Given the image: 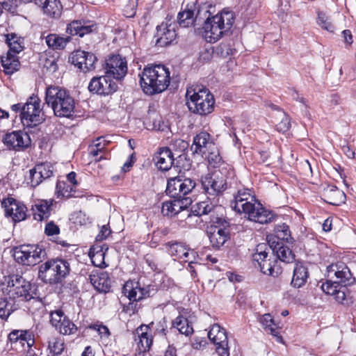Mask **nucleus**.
Instances as JSON below:
<instances>
[{
	"label": "nucleus",
	"instance_id": "obj_61",
	"mask_svg": "<svg viewBox=\"0 0 356 356\" xmlns=\"http://www.w3.org/2000/svg\"><path fill=\"white\" fill-rule=\"evenodd\" d=\"M345 287L343 285H340L336 293L333 295L335 300L339 302H342L346 299Z\"/></svg>",
	"mask_w": 356,
	"mask_h": 356
},
{
	"label": "nucleus",
	"instance_id": "obj_43",
	"mask_svg": "<svg viewBox=\"0 0 356 356\" xmlns=\"http://www.w3.org/2000/svg\"><path fill=\"white\" fill-rule=\"evenodd\" d=\"M44 14L52 17H58L62 11L63 6L60 1H40Z\"/></svg>",
	"mask_w": 356,
	"mask_h": 356
},
{
	"label": "nucleus",
	"instance_id": "obj_27",
	"mask_svg": "<svg viewBox=\"0 0 356 356\" xmlns=\"http://www.w3.org/2000/svg\"><path fill=\"white\" fill-rule=\"evenodd\" d=\"M216 221L211 220L213 222H216L222 225V228H217L209 234L210 242L213 247L219 248L227 241L229 236V230L226 228L228 222L222 218H216Z\"/></svg>",
	"mask_w": 356,
	"mask_h": 356
},
{
	"label": "nucleus",
	"instance_id": "obj_25",
	"mask_svg": "<svg viewBox=\"0 0 356 356\" xmlns=\"http://www.w3.org/2000/svg\"><path fill=\"white\" fill-rule=\"evenodd\" d=\"M96 24L92 21L74 20L67 24L66 32L81 38L96 31Z\"/></svg>",
	"mask_w": 356,
	"mask_h": 356
},
{
	"label": "nucleus",
	"instance_id": "obj_4",
	"mask_svg": "<svg viewBox=\"0 0 356 356\" xmlns=\"http://www.w3.org/2000/svg\"><path fill=\"white\" fill-rule=\"evenodd\" d=\"M45 103L58 118H70L75 108V101L69 91L58 86H49L45 92Z\"/></svg>",
	"mask_w": 356,
	"mask_h": 356
},
{
	"label": "nucleus",
	"instance_id": "obj_35",
	"mask_svg": "<svg viewBox=\"0 0 356 356\" xmlns=\"http://www.w3.org/2000/svg\"><path fill=\"white\" fill-rule=\"evenodd\" d=\"M31 288V284L29 282V286L26 287V289L20 288L19 290L14 292L13 291H8L7 296H8L9 299L11 300H15L16 303L29 301L35 298L33 296V292L32 291Z\"/></svg>",
	"mask_w": 356,
	"mask_h": 356
},
{
	"label": "nucleus",
	"instance_id": "obj_10",
	"mask_svg": "<svg viewBox=\"0 0 356 356\" xmlns=\"http://www.w3.org/2000/svg\"><path fill=\"white\" fill-rule=\"evenodd\" d=\"M196 186V182L191 178H186L181 175L170 177L168 179L166 193L172 198L190 199L186 197L192 192Z\"/></svg>",
	"mask_w": 356,
	"mask_h": 356
},
{
	"label": "nucleus",
	"instance_id": "obj_5",
	"mask_svg": "<svg viewBox=\"0 0 356 356\" xmlns=\"http://www.w3.org/2000/svg\"><path fill=\"white\" fill-rule=\"evenodd\" d=\"M186 98L187 106L193 113L206 115L214 109L213 95L205 87L197 86L188 88Z\"/></svg>",
	"mask_w": 356,
	"mask_h": 356
},
{
	"label": "nucleus",
	"instance_id": "obj_17",
	"mask_svg": "<svg viewBox=\"0 0 356 356\" xmlns=\"http://www.w3.org/2000/svg\"><path fill=\"white\" fill-rule=\"evenodd\" d=\"M165 246L168 254L175 257V259H182L192 263L196 259H199L197 252L184 243L168 242L165 244Z\"/></svg>",
	"mask_w": 356,
	"mask_h": 356
},
{
	"label": "nucleus",
	"instance_id": "obj_14",
	"mask_svg": "<svg viewBox=\"0 0 356 356\" xmlns=\"http://www.w3.org/2000/svg\"><path fill=\"white\" fill-rule=\"evenodd\" d=\"M88 90L98 95L107 96L117 90L118 86L107 75L94 76L90 81Z\"/></svg>",
	"mask_w": 356,
	"mask_h": 356
},
{
	"label": "nucleus",
	"instance_id": "obj_58",
	"mask_svg": "<svg viewBox=\"0 0 356 356\" xmlns=\"http://www.w3.org/2000/svg\"><path fill=\"white\" fill-rule=\"evenodd\" d=\"M59 227L54 223V222H48L45 226L44 233L47 236H54L59 234Z\"/></svg>",
	"mask_w": 356,
	"mask_h": 356
},
{
	"label": "nucleus",
	"instance_id": "obj_12",
	"mask_svg": "<svg viewBox=\"0 0 356 356\" xmlns=\"http://www.w3.org/2000/svg\"><path fill=\"white\" fill-rule=\"evenodd\" d=\"M1 207L4 209L5 216L11 218L14 222L24 220L27 216V207L16 199L8 197L1 201Z\"/></svg>",
	"mask_w": 356,
	"mask_h": 356
},
{
	"label": "nucleus",
	"instance_id": "obj_37",
	"mask_svg": "<svg viewBox=\"0 0 356 356\" xmlns=\"http://www.w3.org/2000/svg\"><path fill=\"white\" fill-rule=\"evenodd\" d=\"M149 326H140L137 329L138 334L139 341L138 342V347L140 353H145L149 350L152 344V337L148 334L147 330Z\"/></svg>",
	"mask_w": 356,
	"mask_h": 356
},
{
	"label": "nucleus",
	"instance_id": "obj_64",
	"mask_svg": "<svg viewBox=\"0 0 356 356\" xmlns=\"http://www.w3.org/2000/svg\"><path fill=\"white\" fill-rule=\"evenodd\" d=\"M97 332L101 337H108L110 334L108 328L102 324H100Z\"/></svg>",
	"mask_w": 356,
	"mask_h": 356
},
{
	"label": "nucleus",
	"instance_id": "obj_22",
	"mask_svg": "<svg viewBox=\"0 0 356 356\" xmlns=\"http://www.w3.org/2000/svg\"><path fill=\"white\" fill-rule=\"evenodd\" d=\"M123 294L128 298L131 302V309L134 310L136 307V304L134 307V302L149 296V291L146 288H142L139 286L138 282H134L131 281L127 282L122 288Z\"/></svg>",
	"mask_w": 356,
	"mask_h": 356
},
{
	"label": "nucleus",
	"instance_id": "obj_38",
	"mask_svg": "<svg viewBox=\"0 0 356 356\" xmlns=\"http://www.w3.org/2000/svg\"><path fill=\"white\" fill-rule=\"evenodd\" d=\"M1 65L3 72L7 74H12L19 69L20 63L16 56L10 52L7 53L6 56L1 57Z\"/></svg>",
	"mask_w": 356,
	"mask_h": 356
},
{
	"label": "nucleus",
	"instance_id": "obj_30",
	"mask_svg": "<svg viewBox=\"0 0 356 356\" xmlns=\"http://www.w3.org/2000/svg\"><path fill=\"white\" fill-rule=\"evenodd\" d=\"M154 160L157 168L163 171H167L170 169L174 163V155L169 147L161 148L154 157Z\"/></svg>",
	"mask_w": 356,
	"mask_h": 356
},
{
	"label": "nucleus",
	"instance_id": "obj_24",
	"mask_svg": "<svg viewBox=\"0 0 356 356\" xmlns=\"http://www.w3.org/2000/svg\"><path fill=\"white\" fill-rule=\"evenodd\" d=\"M269 243V251L272 250L273 257L279 259L281 261L290 264L295 261V254L292 250L286 245H284L283 242L281 241H271L270 239L268 241Z\"/></svg>",
	"mask_w": 356,
	"mask_h": 356
},
{
	"label": "nucleus",
	"instance_id": "obj_15",
	"mask_svg": "<svg viewBox=\"0 0 356 356\" xmlns=\"http://www.w3.org/2000/svg\"><path fill=\"white\" fill-rule=\"evenodd\" d=\"M104 70L109 78L121 80L127 73V60L120 55H112L106 60Z\"/></svg>",
	"mask_w": 356,
	"mask_h": 356
},
{
	"label": "nucleus",
	"instance_id": "obj_56",
	"mask_svg": "<svg viewBox=\"0 0 356 356\" xmlns=\"http://www.w3.org/2000/svg\"><path fill=\"white\" fill-rule=\"evenodd\" d=\"M97 61V57L95 54L86 51L85 58V72L95 69V63Z\"/></svg>",
	"mask_w": 356,
	"mask_h": 356
},
{
	"label": "nucleus",
	"instance_id": "obj_48",
	"mask_svg": "<svg viewBox=\"0 0 356 356\" xmlns=\"http://www.w3.org/2000/svg\"><path fill=\"white\" fill-rule=\"evenodd\" d=\"M146 125L148 129L160 131H164L168 127L163 121L161 116L157 114L153 117H149L146 122Z\"/></svg>",
	"mask_w": 356,
	"mask_h": 356
},
{
	"label": "nucleus",
	"instance_id": "obj_34",
	"mask_svg": "<svg viewBox=\"0 0 356 356\" xmlns=\"http://www.w3.org/2000/svg\"><path fill=\"white\" fill-rule=\"evenodd\" d=\"M6 288H3V293L7 296L8 291H16L20 288L26 289L29 286V282L26 281L22 275L13 274L6 278Z\"/></svg>",
	"mask_w": 356,
	"mask_h": 356
},
{
	"label": "nucleus",
	"instance_id": "obj_52",
	"mask_svg": "<svg viewBox=\"0 0 356 356\" xmlns=\"http://www.w3.org/2000/svg\"><path fill=\"white\" fill-rule=\"evenodd\" d=\"M317 24L323 29L333 32L334 26L330 22V18L323 12H318Z\"/></svg>",
	"mask_w": 356,
	"mask_h": 356
},
{
	"label": "nucleus",
	"instance_id": "obj_26",
	"mask_svg": "<svg viewBox=\"0 0 356 356\" xmlns=\"http://www.w3.org/2000/svg\"><path fill=\"white\" fill-rule=\"evenodd\" d=\"M157 39L156 44L158 46L165 47L172 43L177 37L175 25L162 23L156 27Z\"/></svg>",
	"mask_w": 356,
	"mask_h": 356
},
{
	"label": "nucleus",
	"instance_id": "obj_62",
	"mask_svg": "<svg viewBox=\"0 0 356 356\" xmlns=\"http://www.w3.org/2000/svg\"><path fill=\"white\" fill-rule=\"evenodd\" d=\"M207 343V339L204 337H195L192 342V346L195 349H200L204 347Z\"/></svg>",
	"mask_w": 356,
	"mask_h": 356
},
{
	"label": "nucleus",
	"instance_id": "obj_53",
	"mask_svg": "<svg viewBox=\"0 0 356 356\" xmlns=\"http://www.w3.org/2000/svg\"><path fill=\"white\" fill-rule=\"evenodd\" d=\"M13 39H17V35L13 33L6 35V42L9 47L8 52L16 56V54H19L23 50V47L20 42H12Z\"/></svg>",
	"mask_w": 356,
	"mask_h": 356
},
{
	"label": "nucleus",
	"instance_id": "obj_1",
	"mask_svg": "<svg viewBox=\"0 0 356 356\" xmlns=\"http://www.w3.org/2000/svg\"><path fill=\"white\" fill-rule=\"evenodd\" d=\"M231 208L238 213H244L248 218L255 222L266 224L273 220L275 215L256 202L251 195L250 190L243 188L238 190L234 200L230 202Z\"/></svg>",
	"mask_w": 356,
	"mask_h": 356
},
{
	"label": "nucleus",
	"instance_id": "obj_49",
	"mask_svg": "<svg viewBox=\"0 0 356 356\" xmlns=\"http://www.w3.org/2000/svg\"><path fill=\"white\" fill-rule=\"evenodd\" d=\"M207 152H208L207 158L211 167L214 168H218L223 163L222 156H220L219 150L216 147H213Z\"/></svg>",
	"mask_w": 356,
	"mask_h": 356
},
{
	"label": "nucleus",
	"instance_id": "obj_60",
	"mask_svg": "<svg viewBox=\"0 0 356 356\" xmlns=\"http://www.w3.org/2000/svg\"><path fill=\"white\" fill-rule=\"evenodd\" d=\"M166 328H167V321L165 318H163L161 321L158 322L155 327V334L165 335L166 334Z\"/></svg>",
	"mask_w": 356,
	"mask_h": 356
},
{
	"label": "nucleus",
	"instance_id": "obj_36",
	"mask_svg": "<svg viewBox=\"0 0 356 356\" xmlns=\"http://www.w3.org/2000/svg\"><path fill=\"white\" fill-rule=\"evenodd\" d=\"M90 280L93 286L99 292L106 293L111 288V282L106 273L90 275Z\"/></svg>",
	"mask_w": 356,
	"mask_h": 356
},
{
	"label": "nucleus",
	"instance_id": "obj_2",
	"mask_svg": "<svg viewBox=\"0 0 356 356\" xmlns=\"http://www.w3.org/2000/svg\"><path fill=\"white\" fill-rule=\"evenodd\" d=\"M170 74L169 69L161 64H152L145 67L139 74L143 91L149 95L163 92L170 84Z\"/></svg>",
	"mask_w": 356,
	"mask_h": 356
},
{
	"label": "nucleus",
	"instance_id": "obj_31",
	"mask_svg": "<svg viewBox=\"0 0 356 356\" xmlns=\"http://www.w3.org/2000/svg\"><path fill=\"white\" fill-rule=\"evenodd\" d=\"M309 276L307 264L301 261H297L293 269L291 284L294 288H300L306 284Z\"/></svg>",
	"mask_w": 356,
	"mask_h": 356
},
{
	"label": "nucleus",
	"instance_id": "obj_57",
	"mask_svg": "<svg viewBox=\"0 0 356 356\" xmlns=\"http://www.w3.org/2000/svg\"><path fill=\"white\" fill-rule=\"evenodd\" d=\"M137 1H129L124 9V15L127 17H133L136 13Z\"/></svg>",
	"mask_w": 356,
	"mask_h": 356
},
{
	"label": "nucleus",
	"instance_id": "obj_19",
	"mask_svg": "<svg viewBox=\"0 0 356 356\" xmlns=\"http://www.w3.org/2000/svg\"><path fill=\"white\" fill-rule=\"evenodd\" d=\"M2 141L8 149L15 151L28 147L30 144L29 134L22 131H13L6 134Z\"/></svg>",
	"mask_w": 356,
	"mask_h": 356
},
{
	"label": "nucleus",
	"instance_id": "obj_42",
	"mask_svg": "<svg viewBox=\"0 0 356 356\" xmlns=\"http://www.w3.org/2000/svg\"><path fill=\"white\" fill-rule=\"evenodd\" d=\"M70 41V37H61L57 34H49L46 37L47 46L52 49H63Z\"/></svg>",
	"mask_w": 356,
	"mask_h": 356
},
{
	"label": "nucleus",
	"instance_id": "obj_20",
	"mask_svg": "<svg viewBox=\"0 0 356 356\" xmlns=\"http://www.w3.org/2000/svg\"><path fill=\"white\" fill-rule=\"evenodd\" d=\"M8 338L12 348L15 350H24L26 346L31 348L35 343L33 334L27 330H14L8 334Z\"/></svg>",
	"mask_w": 356,
	"mask_h": 356
},
{
	"label": "nucleus",
	"instance_id": "obj_28",
	"mask_svg": "<svg viewBox=\"0 0 356 356\" xmlns=\"http://www.w3.org/2000/svg\"><path fill=\"white\" fill-rule=\"evenodd\" d=\"M192 202L191 199H177L165 201L162 204L161 213L164 216H173L186 209Z\"/></svg>",
	"mask_w": 356,
	"mask_h": 356
},
{
	"label": "nucleus",
	"instance_id": "obj_55",
	"mask_svg": "<svg viewBox=\"0 0 356 356\" xmlns=\"http://www.w3.org/2000/svg\"><path fill=\"white\" fill-rule=\"evenodd\" d=\"M340 285L338 282L330 279L322 284L321 289L326 294L333 296Z\"/></svg>",
	"mask_w": 356,
	"mask_h": 356
},
{
	"label": "nucleus",
	"instance_id": "obj_3",
	"mask_svg": "<svg viewBox=\"0 0 356 356\" xmlns=\"http://www.w3.org/2000/svg\"><path fill=\"white\" fill-rule=\"evenodd\" d=\"M236 19L235 13L228 8L212 17H208L203 26V36L207 42L215 43L231 32Z\"/></svg>",
	"mask_w": 356,
	"mask_h": 356
},
{
	"label": "nucleus",
	"instance_id": "obj_33",
	"mask_svg": "<svg viewBox=\"0 0 356 356\" xmlns=\"http://www.w3.org/2000/svg\"><path fill=\"white\" fill-rule=\"evenodd\" d=\"M211 197L208 196L207 200L199 202L192 206L191 213L188 215V218H191L192 215L195 216H207L211 213L216 207V203H213Z\"/></svg>",
	"mask_w": 356,
	"mask_h": 356
},
{
	"label": "nucleus",
	"instance_id": "obj_11",
	"mask_svg": "<svg viewBox=\"0 0 356 356\" xmlns=\"http://www.w3.org/2000/svg\"><path fill=\"white\" fill-rule=\"evenodd\" d=\"M40 100L38 96L32 95L29 97L22 107L21 120L24 124L33 127L41 123L43 120L40 117Z\"/></svg>",
	"mask_w": 356,
	"mask_h": 356
},
{
	"label": "nucleus",
	"instance_id": "obj_39",
	"mask_svg": "<svg viewBox=\"0 0 356 356\" xmlns=\"http://www.w3.org/2000/svg\"><path fill=\"white\" fill-rule=\"evenodd\" d=\"M19 307V303L9 299L8 296L0 298V318L6 320Z\"/></svg>",
	"mask_w": 356,
	"mask_h": 356
},
{
	"label": "nucleus",
	"instance_id": "obj_63",
	"mask_svg": "<svg viewBox=\"0 0 356 356\" xmlns=\"http://www.w3.org/2000/svg\"><path fill=\"white\" fill-rule=\"evenodd\" d=\"M342 35L344 38V42L348 45H350L353 40V35L350 30H344L342 31Z\"/></svg>",
	"mask_w": 356,
	"mask_h": 356
},
{
	"label": "nucleus",
	"instance_id": "obj_9",
	"mask_svg": "<svg viewBox=\"0 0 356 356\" xmlns=\"http://www.w3.org/2000/svg\"><path fill=\"white\" fill-rule=\"evenodd\" d=\"M44 251L38 245H22L13 248V257L20 264L34 266L42 261Z\"/></svg>",
	"mask_w": 356,
	"mask_h": 356
},
{
	"label": "nucleus",
	"instance_id": "obj_32",
	"mask_svg": "<svg viewBox=\"0 0 356 356\" xmlns=\"http://www.w3.org/2000/svg\"><path fill=\"white\" fill-rule=\"evenodd\" d=\"M325 201L332 205L339 206L345 202L346 195L335 186H327L323 194Z\"/></svg>",
	"mask_w": 356,
	"mask_h": 356
},
{
	"label": "nucleus",
	"instance_id": "obj_23",
	"mask_svg": "<svg viewBox=\"0 0 356 356\" xmlns=\"http://www.w3.org/2000/svg\"><path fill=\"white\" fill-rule=\"evenodd\" d=\"M201 13L202 9L197 1H191L186 6L184 10L178 13V23L182 27H188L193 24L194 19L200 16Z\"/></svg>",
	"mask_w": 356,
	"mask_h": 356
},
{
	"label": "nucleus",
	"instance_id": "obj_51",
	"mask_svg": "<svg viewBox=\"0 0 356 356\" xmlns=\"http://www.w3.org/2000/svg\"><path fill=\"white\" fill-rule=\"evenodd\" d=\"M48 348L53 356H57L62 353L64 350V342L59 338H53L48 341Z\"/></svg>",
	"mask_w": 356,
	"mask_h": 356
},
{
	"label": "nucleus",
	"instance_id": "obj_18",
	"mask_svg": "<svg viewBox=\"0 0 356 356\" xmlns=\"http://www.w3.org/2000/svg\"><path fill=\"white\" fill-rule=\"evenodd\" d=\"M50 322L61 334L70 335L77 330L76 325L64 314L61 309H56L50 313Z\"/></svg>",
	"mask_w": 356,
	"mask_h": 356
},
{
	"label": "nucleus",
	"instance_id": "obj_16",
	"mask_svg": "<svg viewBox=\"0 0 356 356\" xmlns=\"http://www.w3.org/2000/svg\"><path fill=\"white\" fill-rule=\"evenodd\" d=\"M208 338L216 346V351L219 356H229L227 336L225 330L218 324H214L207 333Z\"/></svg>",
	"mask_w": 356,
	"mask_h": 356
},
{
	"label": "nucleus",
	"instance_id": "obj_47",
	"mask_svg": "<svg viewBox=\"0 0 356 356\" xmlns=\"http://www.w3.org/2000/svg\"><path fill=\"white\" fill-rule=\"evenodd\" d=\"M75 191L73 190V186L66 181H58L56 186V193L57 197H74Z\"/></svg>",
	"mask_w": 356,
	"mask_h": 356
},
{
	"label": "nucleus",
	"instance_id": "obj_54",
	"mask_svg": "<svg viewBox=\"0 0 356 356\" xmlns=\"http://www.w3.org/2000/svg\"><path fill=\"white\" fill-rule=\"evenodd\" d=\"M279 114L281 121L276 124V129L279 132L285 133L291 128V118L284 111Z\"/></svg>",
	"mask_w": 356,
	"mask_h": 356
},
{
	"label": "nucleus",
	"instance_id": "obj_50",
	"mask_svg": "<svg viewBox=\"0 0 356 356\" xmlns=\"http://www.w3.org/2000/svg\"><path fill=\"white\" fill-rule=\"evenodd\" d=\"M85 51L76 50L71 54L69 60L72 64L74 65L79 69L85 72Z\"/></svg>",
	"mask_w": 356,
	"mask_h": 356
},
{
	"label": "nucleus",
	"instance_id": "obj_7",
	"mask_svg": "<svg viewBox=\"0 0 356 356\" xmlns=\"http://www.w3.org/2000/svg\"><path fill=\"white\" fill-rule=\"evenodd\" d=\"M232 175L233 172L223 167L202 177L201 184L206 195L213 200L222 195L228 188V177Z\"/></svg>",
	"mask_w": 356,
	"mask_h": 356
},
{
	"label": "nucleus",
	"instance_id": "obj_46",
	"mask_svg": "<svg viewBox=\"0 0 356 356\" xmlns=\"http://www.w3.org/2000/svg\"><path fill=\"white\" fill-rule=\"evenodd\" d=\"M172 327L177 328L181 334L186 336H188L193 332V328L189 324L188 320L181 315L172 321Z\"/></svg>",
	"mask_w": 356,
	"mask_h": 356
},
{
	"label": "nucleus",
	"instance_id": "obj_40",
	"mask_svg": "<svg viewBox=\"0 0 356 356\" xmlns=\"http://www.w3.org/2000/svg\"><path fill=\"white\" fill-rule=\"evenodd\" d=\"M274 232L275 235L269 238L271 241H286L289 243L293 240L289 227L286 223L276 225L274 228Z\"/></svg>",
	"mask_w": 356,
	"mask_h": 356
},
{
	"label": "nucleus",
	"instance_id": "obj_44",
	"mask_svg": "<svg viewBox=\"0 0 356 356\" xmlns=\"http://www.w3.org/2000/svg\"><path fill=\"white\" fill-rule=\"evenodd\" d=\"M90 154L95 159L96 161H100L102 159H107V153L106 152V141L103 140L101 141V138H97L96 143L90 147Z\"/></svg>",
	"mask_w": 356,
	"mask_h": 356
},
{
	"label": "nucleus",
	"instance_id": "obj_41",
	"mask_svg": "<svg viewBox=\"0 0 356 356\" xmlns=\"http://www.w3.org/2000/svg\"><path fill=\"white\" fill-rule=\"evenodd\" d=\"M33 218L36 220L42 221L47 219L50 216L51 204L46 200H42L35 205L33 209Z\"/></svg>",
	"mask_w": 356,
	"mask_h": 356
},
{
	"label": "nucleus",
	"instance_id": "obj_45",
	"mask_svg": "<svg viewBox=\"0 0 356 356\" xmlns=\"http://www.w3.org/2000/svg\"><path fill=\"white\" fill-rule=\"evenodd\" d=\"M259 322L266 330L269 332L273 336L277 337L278 341L282 340V337L278 336V331L275 321L270 314H265L259 318Z\"/></svg>",
	"mask_w": 356,
	"mask_h": 356
},
{
	"label": "nucleus",
	"instance_id": "obj_6",
	"mask_svg": "<svg viewBox=\"0 0 356 356\" xmlns=\"http://www.w3.org/2000/svg\"><path fill=\"white\" fill-rule=\"evenodd\" d=\"M69 262L63 259L48 260L39 268L38 276L45 283H60L70 273Z\"/></svg>",
	"mask_w": 356,
	"mask_h": 356
},
{
	"label": "nucleus",
	"instance_id": "obj_13",
	"mask_svg": "<svg viewBox=\"0 0 356 356\" xmlns=\"http://www.w3.org/2000/svg\"><path fill=\"white\" fill-rule=\"evenodd\" d=\"M327 276L330 279L336 278L335 281L343 286H350L355 282L347 265L341 261L332 264L327 267Z\"/></svg>",
	"mask_w": 356,
	"mask_h": 356
},
{
	"label": "nucleus",
	"instance_id": "obj_59",
	"mask_svg": "<svg viewBox=\"0 0 356 356\" xmlns=\"http://www.w3.org/2000/svg\"><path fill=\"white\" fill-rule=\"evenodd\" d=\"M111 233V230L108 225H103L96 236L97 241H102L106 239Z\"/></svg>",
	"mask_w": 356,
	"mask_h": 356
},
{
	"label": "nucleus",
	"instance_id": "obj_21",
	"mask_svg": "<svg viewBox=\"0 0 356 356\" xmlns=\"http://www.w3.org/2000/svg\"><path fill=\"white\" fill-rule=\"evenodd\" d=\"M54 175V167L48 162L36 164L35 167L29 170L30 184L32 187H36L44 180L52 177Z\"/></svg>",
	"mask_w": 356,
	"mask_h": 356
},
{
	"label": "nucleus",
	"instance_id": "obj_8",
	"mask_svg": "<svg viewBox=\"0 0 356 356\" xmlns=\"http://www.w3.org/2000/svg\"><path fill=\"white\" fill-rule=\"evenodd\" d=\"M268 254L269 248L267 244H259L257 246L255 253L252 255V258L254 261L257 262L263 274L277 277L282 273V268L275 258L273 257L272 259L271 256L268 258Z\"/></svg>",
	"mask_w": 356,
	"mask_h": 356
},
{
	"label": "nucleus",
	"instance_id": "obj_29",
	"mask_svg": "<svg viewBox=\"0 0 356 356\" xmlns=\"http://www.w3.org/2000/svg\"><path fill=\"white\" fill-rule=\"evenodd\" d=\"M214 146L211 140V135L206 131H201L193 138L191 149L196 154H204Z\"/></svg>",
	"mask_w": 356,
	"mask_h": 356
}]
</instances>
